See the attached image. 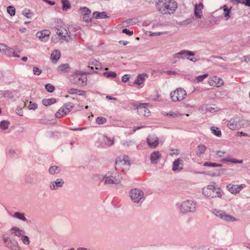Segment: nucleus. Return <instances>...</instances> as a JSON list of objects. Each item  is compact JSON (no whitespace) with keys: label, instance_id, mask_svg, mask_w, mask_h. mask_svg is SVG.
<instances>
[{"label":"nucleus","instance_id":"obj_1","mask_svg":"<svg viewBox=\"0 0 250 250\" xmlns=\"http://www.w3.org/2000/svg\"><path fill=\"white\" fill-rule=\"evenodd\" d=\"M156 7L158 11L162 14H170L175 11L177 5L173 0H159Z\"/></svg>","mask_w":250,"mask_h":250},{"label":"nucleus","instance_id":"obj_2","mask_svg":"<svg viewBox=\"0 0 250 250\" xmlns=\"http://www.w3.org/2000/svg\"><path fill=\"white\" fill-rule=\"evenodd\" d=\"M102 182L105 185L117 184L121 182L119 174L114 171H109L102 175Z\"/></svg>","mask_w":250,"mask_h":250},{"label":"nucleus","instance_id":"obj_3","mask_svg":"<svg viewBox=\"0 0 250 250\" xmlns=\"http://www.w3.org/2000/svg\"><path fill=\"white\" fill-rule=\"evenodd\" d=\"M2 239L5 247L9 250H21V247L18 241L15 238L10 237L8 234H3Z\"/></svg>","mask_w":250,"mask_h":250},{"label":"nucleus","instance_id":"obj_4","mask_svg":"<svg viewBox=\"0 0 250 250\" xmlns=\"http://www.w3.org/2000/svg\"><path fill=\"white\" fill-rule=\"evenodd\" d=\"M181 212L186 213L194 212L196 211V203L192 200H186L178 204Z\"/></svg>","mask_w":250,"mask_h":250},{"label":"nucleus","instance_id":"obj_5","mask_svg":"<svg viewBox=\"0 0 250 250\" xmlns=\"http://www.w3.org/2000/svg\"><path fill=\"white\" fill-rule=\"evenodd\" d=\"M70 81L72 83L81 86L86 84L87 78L84 73L77 71L72 75Z\"/></svg>","mask_w":250,"mask_h":250},{"label":"nucleus","instance_id":"obj_6","mask_svg":"<svg viewBox=\"0 0 250 250\" xmlns=\"http://www.w3.org/2000/svg\"><path fill=\"white\" fill-rule=\"evenodd\" d=\"M129 197L134 203H142L145 200V193L140 188H134L130 190Z\"/></svg>","mask_w":250,"mask_h":250},{"label":"nucleus","instance_id":"obj_7","mask_svg":"<svg viewBox=\"0 0 250 250\" xmlns=\"http://www.w3.org/2000/svg\"><path fill=\"white\" fill-rule=\"evenodd\" d=\"M203 194L211 198L220 197L222 195L219 188H217L214 185H208L203 188Z\"/></svg>","mask_w":250,"mask_h":250},{"label":"nucleus","instance_id":"obj_8","mask_svg":"<svg viewBox=\"0 0 250 250\" xmlns=\"http://www.w3.org/2000/svg\"><path fill=\"white\" fill-rule=\"evenodd\" d=\"M130 163L128 156L123 155L118 157L115 167L117 170L119 168H122V170L124 171L128 169Z\"/></svg>","mask_w":250,"mask_h":250},{"label":"nucleus","instance_id":"obj_9","mask_svg":"<svg viewBox=\"0 0 250 250\" xmlns=\"http://www.w3.org/2000/svg\"><path fill=\"white\" fill-rule=\"evenodd\" d=\"M212 212L216 217H218L222 220L227 222H235L237 219L233 216L227 213L225 211L221 210L213 209Z\"/></svg>","mask_w":250,"mask_h":250},{"label":"nucleus","instance_id":"obj_10","mask_svg":"<svg viewBox=\"0 0 250 250\" xmlns=\"http://www.w3.org/2000/svg\"><path fill=\"white\" fill-rule=\"evenodd\" d=\"M148 103L134 104L133 106L135 110L140 116L148 117L150 115V111L148 108Z\"/></svg>","mask_w":250,"mask_h":250},{"label":"nucleus","instance_id":"obj_11","mask_svg":"<svg viewBox=\"0 0 250 250\" xmlns=\"http://www.w3.org/2000/svg\"><path fill=\"white\" fill-rule=\"evenodd\" d=\"M170 96L173 102L181 101L187 96V92L183 88H179L172 91L170 94Z\"/></svg>","mask_w":250,"mask_h":250},{"label":"nucleus","instance_id":"obj_12","mask_svg":"<svg viewBox=\"0 0 250 250\" xmlns=\"http://www.w3.org/2000/svg\"><path fill=\"white\" fill-rule=\"evenodd\" d=\"M228 126L231 130H236L246 127L244 122L238 117L231 119L228 123Z\"/></svg>","mask_w":250,"mask_h":250},{"label":"nucleus","instance_id":"obj_13","mask_svg":"<svg viewBox=\"0 0 250 250\" xmlns=\"http://www.w3.org/2000/svg\"><path fill=\"white\" fill-rule=\"evenodd\" d=\"M64 185V180L62 178H58L55 180L50 182L48 184V188L51 190L56 191L63 187Z\"/></svg>","mask_w":250,"mask_h":250},{"label":"nucleus","instance_id":"obj_14","mask_svg":"<svg viewBox=\"0 0 250 250\" xmlns=\"http://www.w3.org/2000/svg\"><path fill=\"white\" fill-rule=\"evenodd\" d=\"M147 144L151 148H156L159 144V138L154 134H149L146 139Z\"/></svg>","mask_w":250,"mask_h":250},{"label":"nucleus","instance_id":"obj_15","mask_svg":"<svg viewBox=\"0 0 250 250\" xmlns=\"http://www.w3.org/2000/svg\"><path fill=\"white\" fill-rule=\"evenodd\" d=\"M245 187L246 185L245 184L238 185L229 184L227 186V188L232 194H236L239 193Z\"/></svg>","mask_w":250,"mask_h":250},{"label":"nucleus","instance_id":"obj_16","mask_svg":"<svg viewBox=\"0 0 250 250\" xmlns=\"http://www.w3.org/2000/svg\"><path fill=\"white\" fill-rule=\"evenodd\" d=\"M195 54L193 52L183 50L181 51L176 53L173 55V57L175 58H181V59H187L188 56H193Z\"/></svg>","mask_w":250,"mask_h":250},{"label":"nucleus","instance_id":"obj_17","mask_svg":"<svg viewBox=\"0 0 250 250\" xmlns=\"http://www.w3.org/2000/svg\"><path fill=\"white\" fill-rule=\"evenodd\" d=\"M208 84L210 86H215L216 87H220L224 84L223 80L216 76H214L208 80Z\"/></svg>","mask_w":250,"mask_h":250},{"label":"nucleus","instance_id":"obj_18","mask_svg":"<svg viewBox=\"0 0 250 250\" xmlns=\"http://www.w3.org/2000/svg\"><path fill=\"white\" fill-rule=\"evenodd\" d=\"M50 32L48 30H45L41 32H38L36 34L37 37L43 42H46L49 40Z\"/></svg>","mask_w":250,"mask_h":250},{"label":"nucleus","instance_id":"obj_19","mask_svg":"<svg viewBox=\"0 0 250 250\" xmlns=\"http://www.w3.org/2000/svg\"><path fill=\"white\" fill-rule=\"evenodd\" d=\"M199 110L201 112L209 111L211 113L215 112L218 111V107L214 104H207L202 105Z\"/></svg>","mask_w":250,"mask_h":250},{"label":"nucleus","instance_id":"obj_20","mask_svg":"<svg viewBox=\"0 0 250 250\" xmlns=\"http://www.w3.org/2000/svg\"><path fill=\"white\" fill-rule=\"evenodd\" d=\"M10 234L11 235L18 237H21L25 234V231L18 227H13L9 230Z\"/></svg>","mask_w":250,"mask_h":250},{"label":"nucleus","instance_id":"obj_21","mask_svg":"<svg viewBox=\"0 0 250 250\" xmlns=\"http://www.w3.org/2000/svg\"><path fill=\"white\" fill-rule=\"evenodd\" d=\"M183 168V161L178 158L173 163L172 170L174 171L179 172Z\"/></svg>","mask_w":250,"mask_h":250},{"label":"nucleus","instance_id":"obj_22","mask_svg":"<svg viewBox=\"0 0 250 250\" xmlns=\"http://www.w3.org/2000/svg\"><path fill=\"white\" fill-rule=\"evenodd\" d=\"M81 12L83 14V20L86 22L91 21L90 18V14L91 13L90 10L87 7H83L81 9Z\"/></svg>","mask_w":250,"mask_h":250},{"label":"nucleus","instance_id":"obj_23","mask_svg":"<svg viewBox=\"0 0 250 250\" xmlns=\"http://www.w3.org/2000/svg\"><path fill=\"white\" fill-rule=\"evenodd\" d=\"M148 77V75L146 73H142L137 76L136 79L134 81V83L141 85L144 81Z\"/></svg>","mask_w":250,"mask_h":250},{"label":"nucleus","instance_id":"obj_24","mask_svg":"<svg viewBox=\"0 0 250 250\" xmlns=\"http://www.w3.org/2000/svg\"><path fill=\"white\" fill-rule=\"evenodd\" d=\"M161 157V155L159 151H153L150 155V160L152 164H157Z\"/></svg>","mask_w":250,"mask_h":250},{"label":"nucleus","instance_id":"obj_25","mask_svg":"<svg viewBox=\"0 0 250 250\" xmlns=\"http://www.w3.org/2000/svg\"><path fill=\"white\" fill-rule=\"evenodd\" d=\"M203 6L202 3L195 5L194 14L196 18H200L202 17L203 15L202 9L203 8Z\"/></svg>","mask_w":250,"mask_h":250},{"label":"nucleus","instance_id":"obj_26","mask_svg":"<svg viewBox=\"0 0 250 250\" xmlns=\"http://www.w3.org/2000/svg\"><path fill=\"white\" fill-rule=\"evenodd\" d=\"M8 52H13V49L8 47L4 44L0 43V53L9 55Z\"/></svg>","mask_w":250,"mask_h":250},{"label":"nucleus","instance_id":"obj_27","mask_svg":"<svg viewBox=\"0 0 250 250\" xmlns=\"http://www.w3.org/2000/svg\"><path fill=\"white\" fill-rule=\"evenodd\" d=\"M0 95H1V98L13 99L14 97L13 91L12 90L1 91Z\"/></svg>","mask_w":250,"mask_h":250},{"label":"nucleus","instance_id":"obj_28","mask_svg":"<svg viewBox=\"0 0 250 250\" xmlns=\"http://www.w3.org/2000/svg\"><path fill=\"white\" fill-rule=\"evenodd\" d=\"M61 57V53L58 50H54L51 54L50 58L52 61L57 62Z\"/></svg>","mask_w":250,"mask_h":250},{"label":"nucleus","instance_id":"obj_29","mask_svg":"<svg viewBox=\"0 0 250 250\" xmlns=\"http://www.w3.org/2000/svg\"><path fill=\"white\" fill-rule=\"evenodd\" d=\"M67 113H68V110H67V109H66L63 106L57 112L55 116L57 118H60Z\"/></svg>","mask_w":250,"mask_h":250},{"label":"nucleus","instance_id":"obj_30","mask_svg":"<svg viewBox=\"0 0 250 250\" xmlns=\"http://www.w3.org/2000/svg\"><path fill=\"white\" fill-rule=\"evenodd\" d=\"M61 171V168L59 167L53 166L49 167L48 172L51 175L58 174Z\"/></svg>","mask_w":250,"mask_h":250},{"label":"nucleus","instance_id":"obj_31","mask_svg":"<svg viewBox=\"0 0 250 250\" xmlns=\"http://www.w3.org/2000/svg\"><path fill=\"white\" fill-rule=\"evenodd\" d=\"M13 217L24 222L27 221V219L24 216V213H21L19 212H15L13 215Z\"/></svg>","mask_w":250,"mask_h":250},{"label":"nucleus","instance_id":"obj_32","mask_svg":"<svg viewBox=\"0 0 250 250\" xmlns=\"http://www.w3.org/2000/svg\"><path fill=\"white\" fill-rule=\"evenodd\" d=\"M56 102V100L55 98H50L43 99L42 101V104L45 106H48L49 105L55 104Z\"/></svg>","mask_w":250,"mask_h":250},{"label":"nucleus","instance_id":"obj_33","mask_svg":"<svg viewBox=\"0 0 250 250\" xmlns=\"http://www.w3.org/2000/svg\"><path fill=\"white\" fill-rule=\"evenodd\" d=\"M93 15L96 19H105L107 17V15L105 12L99 13L95 12L93 13Z\"/></svg>","mask_w":250,"mask_h":250},{"label":"nucleus","instance_id":"obj_34","mask_svg":"<svg viewBox=\"0 0 250 250\" xmlns=\"http://www.w3.org/2000/svg\"><path fill=\"white\" fill-rule=\"evenodd\" d=\"M221 162H231L234 164H236V163L241 164L243 163V160H237L235 159L227 157V158L222 159Z\"/></svg>","mask_w":250,"mask_h":250},{"label":"nucleus","instance_id":"obj_35","mask_svg":"<svg viewBox=\"0 0 250 250\" xmlns=\"http://www.w3.org/2000/svg\"><path fill=\"white\" fill-rule=\"evenodd\" d=\"M206 147L204 145L199 146L197 147L196 153L199 156H201L205 152Z\"/></svg>","mask_w":250,"mask_h":250},{"label":"nucleus","instance_id":"obj_36","mask_svg":"<svg viewBox=\"0 0 250 250\" xmlns=\"http://www.w3.org/2000/svg\"><path fill=\"white\" fill-rule=\"evenodd\" d=\"M222 8L225 12L224 17L226 18V20L228 21L229 19L230 18L229 14L230 13V8H229L226 5H223Z\"/></svg>","mask_w":250,"mask_h":250},{"label":"nucleus","instance_id":"obj_37","mask_svg":"<svg viewBox=\"0 0 250 250\" xmlns=\"http://www.w3.org/2000/svg\"><path fill=\"white\" fill-rule=\"evenodd\" d=\"M104 142L106 145L111 146L114 144V138L108 137L107 136H104Z\"/></svg>","mask_w":250,"mask_h":250},{"label":"nucleus","instance_id":"obj_38","mask_svg":"<svg viewBox=\"0 0 250 250\" xmlns=\"http://www.w3.org/2000/svg\"><path fill=\"white\" fill-rule=\"evenodd\" d=\"M69 66L68 64H63L58 66L57 70L59 72H66Z\"/></svg>","mask_w":250,"mask_h":250},{"label":"nucleus","instance_id":"obj_39","mask_svg":"<svg viewBox=\"0 0 250 250\" xmlns=\"http://www.w3.org/2000/svg\"><path fill=\"white\" fill-rule=\"evenodd\" d=\"M10 125L9 121L7 120H3L0 122V128L5 130L8 128Z\"/></svg>","mask_w":250,"mask_h":250},{"label":"nucleus","instance_id":"obj_40","mask_svg":"<svg viewBox=\"0 0 250 250\" xmlns=\"http://www.w3.org/2000/svg\"><path fill=\"white\" fill-rule=\"evenodd\" d=\"M22 14L28 19H31L33 15V13L31 12V11L27 9H24L22 12Z\"/></svg>","mask_w":250,"mask_h":250},{"label":"nucleus","instance_id":"obj_41","mask_svg":"<svg viewBox=\"0 0 250 250\" xmlns=\"http://www.w3.org/2000/svg\"><path fill=\"white\" fill-rule=\"evenodd\" d=\"M103 75L108 78H114L117 76V74L115 72L109 71L104 72Z\"/></svg>","mask_w":250,"mask_h":250},{"label":"nucleus","instance_id":"obj_42","mask_svg":"<svg viewBox=\"0 0 250 250\" xmlns=\"http://www.w3.org/2000/svg\"><path fill=\"white\" fill-rule=\"evenodd\" d=\"M208 77V74H205L202 75H200L196 77L194 80V82L196 83H199L202 82L205 78Z\"/></svg>","mask_w":250,"mask_h":250},{"label":"nucleus","instance_id":"obj_43","mask_svg":"<svg viewBox=\"0 0 250 250\" xmlns=\"http://www.w3.org/2000/svg\"><path fill=\"white\" fill-rule=\"evenodd\" d=\"M62 10L66 11L70 8V4L68 0H62Z\"/></svg>","mask_w":250,"mask_h":250},{"label":"nucleus","instance_id":"obj_44","mask_svg":"<svg viewBox=\"0 0 250 250\" xmlns=\"http://www.w3.org/2000/svg\"><path fill=\"white\" fill-rule=\"evenodd\" d=\"M211 130L213 134L217 137H220L221 135V131L218 127H211Z\"/></svg>","mask_w":250,"mask_h":250},{"label":"nucleus","instance_id":"obj_45","mask_svg":"<svg viewBox=\"0 0 250 250\" xmlns=\"http://www.w3.org/2000/svg\"><path fill=\"white\" fill-rule=\"evenodd\" d=\"M21 241L22 242V243L24 245H28L30 243V241L29 240V237L25 235L24 234H23L21 237Z\"/></svg>","mask_w":250,"mask_h":250},{"label":"nucleus","instance_id":"obj_46","mask_svg":"<svg viewBox=\"0 0 250 250\" xmlns=\"http://www.w3.org/2000/svg\"><path fill=\"white\" fill-rule=\"evenodd\" d=\"M7 11L11 16H13L15 15L16 9L13 6H9L7 8Z\"/></svg>","mask_w":250,"mask_h":250},{"label":"nucleus","instance_id":"obj_47","mask_svg":"<svg viewBox=\"0 0 250 250\" xmlns=\"http://www.w3.org/2000/svg\"><path fill=\"white\" fill-rule=\"evenodd\" d=\"M204 166L206 167H221V164H218L215 163L206 162L204 164Z\"/></svg>","mask_w":250,"mask_h":250},{"label":"nucleus","instance_id":"obj_48","mask_svg":"<svg viewBox=\"0 0 250 250\" xmlns=\"http://www.w3.org/2000/svg\"><path fill=\"white\" fill-rule=\"evenodd\" d=\"M56 33L59 36H61L62 38V36H65L66 34H67L66 30L64 29H57Z\"/></svg>","mask_w":250,"mask_h":250},{"label":"nucleus","instance_id":"obj_49","mask_svg":"<svg viewBox=\"0 0 250 250\" xmlns=\"http://www.w3.org/2000/svg\"><path fill=\"white\" fill-rule=\"evenodd\" d=\"M74 106V104L71 103H66L64 105L63 107L68 110V112L69 113L73 108Z\"/></svg>","mask_w":250,"mask_h":250},{"label":"nucleus","instance_id":"obj_50","mask_svg":"<svg viewBox=\"0 0 250 250\" xmlns=\"http://www.w3.org/2000/svg\"><path fill=\"white\" fill-rule=\"evenodd\" d=\"M96 121L97 124L99 125H101L104 124L106 122V120L104 117H99L96 119Z\"/></svg>","mask_w":250,"mask_h":250},{"label":"nucleus","instance_id":"obj_51","mask_svg":"<svg viewBox=\"0 0 250 250\" xmlns=\"http://www.w3.org/2000/svg\"><path fill=\"white\" fill-rule=\"evenodd\" d=\"M45 88L49 92H52L55 90V87L50 83L46 84L45 86Z\"/></svg>","mask_w":250,"mask_h":250},{"label":"nucleus","instance_id":"obj_52","mask_svg":"<svg viewBox=\"0 0 250 250\" xmlns=\"http://www.w3.org/2000/svg\"><path fill=\"white\" fill-rule=\"evenodd\" d=\"M28 107L29 110H35L38 108V104L36 103L30 102Z\"/></svg>","mask_w":250,"mask_h":250},{"label":"nucleus","instance_id":"obj_53","mask_svg":"<svg viewBox=\"0 0 250 250\" xmlns=\"http://www.w3.org/2000/svg\"><path fill=\"white\" fill-rule=\"evenodd\" d=\"M92 62L96 69L102 68L101 64L97 61L94 60Z\"/></svg>","mask_w":250,"mask_h":250},{"label":"nucleus","instance_id":"obj_54","mask_svg":"<svg viewBox=\"0 0 250 250\" xmlns=\"http://www.w3.org/2000/svg\"><path fill=\"white\" fill-rule=\"evenodd\" d=\"M33 71L34 74L36 75H39L42 72V70L37 67L33 68Z\"/></svg>","mask_w":250,"mask_h":250},{"label":"nucleus","instance_id":"obj_55","mask_svg":"<svg viewBox=\"0 0 250 250\" xmlns=\"http://www.w3.org/2000/svg\"><path fill=\"white\" fill-rule=\"evenodd\" d=\"M102 175L95 174L93 176L92 179L95 181L100 180L102 182Z\"/></svg>","mask_w":250,"mask_h":250},{"label":"nucleus","instance_id":"obj_56","mask_svg":"<svg viewBox=\"0 0 250 250\" xmlns=\"http://www.w3.org/2000/svg\"><path fill=\"white\" fill-rule=\"evenodd\" d=\"M122 33L128 35L129 36H131L133 34V31H130L126 28L122 30Z\"/></svg>","mask_w":250,"mask_h":250},{"label":"nucleus","instance_id":"obj_57","mask_svg":"<svg viewBox=\"0 0 250 250\" xmlns=\"http://www.w3.org/2000/svg\"><path fill=\"white\" fill-rule=\"evenodd\" d=\"M225 154H226V152L225 151L218 150L216 152V154L220 158L222 157Z\"/></svg>","mask_w":250,"mask_h":250},{"label":"nucleus","instance_id":"obj_58","mask_svg":"<svg viewBox=\"0 0 250 250\" xmlns=\"http://www.w3.org/2000/svg\"><path fill=\"white\" fill-rule=\"evenodd\" d=\"M241 60L244 62H248L250 61V57L249 56H244L241 58Z\"/></svg>","mask_w":250,"mask_h":250},{"label":"nucleus","instance_id":"obj_59","mask_svg":"<svg viewBox=\"0 0 250 250\" xmlns=\"http://www.w3.org/2000/svg\"><path fill=\"white\" fill-rule=\"evenodd\" d=\"M167 34V32H154L152 34H151V36H159L162 34Z\"/></svg>","mask_w":250,"mask_h":250},{"label":"nucleus","instance_id":"obj_60","mask_svg":"<svg viewBox=\"0 0 250 250\" xmlns=\"http://www.w3.org/2000/svg\"><path fill=\"white\" fill-rule=\"evenodd\" d=\"M77 89L75 88H70L68 89L67 90V92L69 93L70 94H75L77 91Z\"/></svg>","mask_w":250,"mask_h":250},{"label":"nucleus","instance_id":"obj_61","mask_svg":"<svg viewBox=\"0 0 250 250\" xmlns=\"http://www.w3.org/2000/svg\"><path fill=\"white\" fill-rule=\"evenodd\" d=\"M75 94H77L78 95H84L85 94V92L84 91L77 89V91H76Z\"/></svg>","mask_w":250,"mask_h":250},{"label":"nucleus","instance_id":"obj_62","mask_svg":"<svg viewBox=\"0 0 250 250\" xmlns=\"http://www.w3.org/2000/svg\"><path fill=\"white\" fill-rule=\"evenodd\" d=\"M129 76L128 75H124L123 77H122V81L123 82H126L128 81L129 80Z\"/></svg>","mask_w":250,"mask_h":250},{"label":"nucleus","instance_id":"obj_63","mask_svg":"<svg viewBox=\"0 0 250 250\" xmlns=\"http://www.w3.org/2000/svg\"><path fill=\"white\" fill-rule=\"evenodd\" d=\"M16 113L19 115L20 116H22L23 115V111L21 108H18L16 109Z\"/></svg>","mask_w":250,"mask_h":250},{"label":"nucleus","instance_id":"obj_64","mask_svg":"<svg viewBox=\"0 0 250 250\" xmlns=\"http://www.w3.org/2000/svg\"><path fill=\"white\" fill-rule=\"evenodd\" d=\"M242 3L246 6H250V0H242Z\"/></svg>","mask_w":250,"mask_h":250}]
</instances>
